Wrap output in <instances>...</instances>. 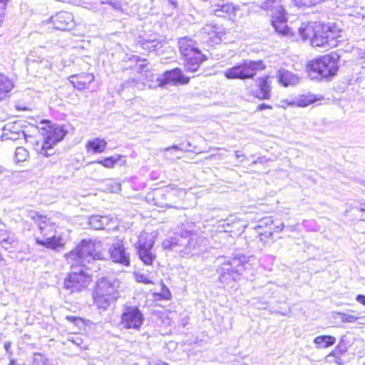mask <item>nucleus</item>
Here are the masks:
<instances>
[{
  "instance_id": "1",
  "label": "nucleus",
  "mask_w": 365,
  "mask_h": 365,
  "mask_svg": "<svg viewBox=\"0 0 365 365\" xmlns=\"http://www.w3.org/2000/svg\"><path fill=\"white\" fill-rule=\"evenodd\" d=\"M101 241L83 240L75 249L64 255L66 264L72 270L86 267L91 261L105 259V252L101 250Z\"/></svg>"
},
{
  "instance_id": "2",
  "label": "nucleus",
  "mask_w": 365,
  "mask_h": 365,
  "mask_svg": "<svg viewBox=\"0 0 365 365\" xmlns=\"http://www.w3.org/2000/svg\"><path fill=\"white\" fill-rule=\"evenodd\" d=\"M180 239L165 240L163 247L165 250H172L180 254L181 257H190L198 255L201 251V244L203 240L196 234H192L186 230L180 235Z\"/></svg>"
},
{
  "instance_id": "3",
  "label": "nucleus",
  "mask_w": 365,
  "mask_h": 365,
  "mask_svg": "<svg viewBox=\"0 0 365 365\" xmlns=\"http://www.w3.org/2000/svg\"><path fill=\"white\" fill-rule=\"evenodd\" d=\"M31 217L38 224L42 239L36 238L38 245H43L51 250H57L63 246L64 242L61 235H56L54 224L45 216L38 215L36 212H31Z\"/></svg>"
},
{
  "instance_id": "4",
  "label": "nucleus",
  "mask_w": 365,
  "mask_h": 365,
  "mask_svg": "<svg viewBox=\"0 0 365 365\" xmlns=\"http://www.w3.org/2000/svg\"><path fill=\"white\" fill-rule=\"evenodd\" d=\"M120 282L114 278L103 277L96 284L93 295L94 302L103 309H107L119 297Z\"/></svg>"
},
{
  "instance_id": "5",
  "label": "nucleus",
  "mask_w": 365,
  "mask_h": 365,
  "mask_svg": "<svg viewBox=\"0 0 365 365\" xmlns=\"http://www.w3.org/2000/svg\"><path fill=\"white\" fill-rule=\"evenodd\" d=\"M180 53L184 58V66L187 71H196L201 63L205 60V56L197 47L196 42L185 36L178 41Z\"/></svg>"
},
{
  "instance_id": "6",
  "label": "nucleus",
  "mask_w": 365,
  "mask_h": 365,
  "mask_svg": "<svg viewBox=\"0 0 365 365\" xmlns=\"http://www.w3.org/2000/svg\"><path fill=\"white\" fill-rule=\"evenodd\" d=\"M336 57L331 54L309 62L307 66L309 76L312 79L329 78L334 76L338 71Z\"/></svg>"
},
{
  "instance_id": "7",
  "label": "nucleus",
  "mask_w": 365,
  "mask_h": 365,
  "mask_svg": "<svg viewBox=\"0 0 365 365\" xmlns=\"http://www.w3.org/2000/svg\"><path fill=\"white\" fill-rule=\"evenodd\" d=\"M265 68L262 61L245 60L242 63L225 71L224 74L228 79L252 78L259 71Z\"/></svg>"
},
{
  "instance_id": "8",
  "label": "nucleus",
  "mask_w": 365,
  "mask_h": 365,
  "mask_svg": "<svg viewBox=\"0 0 365 365\" xmlns=\"http://www.w3.org/2000/svg\"><path fill=\"white\" fill-rule=\"evenodd\" d=\"M339 33L341 31L337 30L335 26H322L320 31H318L311 41L312 46L321 47L327 51L336 47L338 42L340 41L339 40L341 38Z\"/></svg>"
},
{
  "instance_id": "9",
  "label": "nucleus",
  "mask_w": 365,
  "mask_h": 365,
  "mask_svg": "<svg viewBox=\"0 0 365 365\" xmlns=\"http://www.w3.org/2000/svg\"><path fill=\"white\" fill-rule=\"evenodd\" d=\"M156 237L157 233L155 232H142L139 236L136 248L139 258L145 264L150 265L155 259L156 255L153 252V247Z\"/></svg>"
},
{
  "instance_id": "10",
  "label": "nucleus",
  "mask_w": 365,
  "mask_h": 365,
  "mask_svg": "<svg viewBox=\"0 0 365 365\" xmlns=\"http://www.w3.org/2000/svg\"><path fill=\"white\" fill-rule=\"evenodd\" d=\"M185 195V190L182 188H177L170 185L163 189L155 190L153 192V198L155 205L161 207H176L173 203L177 200L181 199Z\"/></svg>"
},
{
  "instance_id": "11",
  "label": "nucleus",
  "mask_w": 365,
  "mask_h": 365,
  "mask_svg": "<svg viewBox=\"0 0 365 365\" xmlns=\"http://www.w3.org/2000/svg\"><path fill=\"white\" fill-rule=\"evenodd\" d=\"M45 133H43V142L41 145L39 153L44 156H49L52 155L53 145L61 141L66 135V132L63 129V127L58 125H53L48 126L47 129H44Z\"/></svg>"
},
{
  "instance_id": "12",
  "label": "nucleus",
  "mask_w": 365,
  "mask_h": 365,
  "mask_svg": "<svg viewBox=\"0 0 365 365\" xmlns=\"http://www.w3.org/2000/svg\"><path fill=\"white\" fill-rule=\"evenodd\" d=\"M145 321L138 307L125 304L120 317V324L124 329L139 330Z\"/></svg>"
},
{
  "instance_id": "13",
  "label": "nucleus",
  "mask_w": 365,
  "mask_h": 365,
  "mask_svg": "<svg viewBox=\"0 0 365 365\" xmlns=\"http://www.w3.org/2000/svg\"><path fill=\"white\" fill-rule=\"evenodd\" d=\"M91 282V277L83 268L73 269L64 281V287L71 292H78L86 288Z\"/></svg>"
},
{
  "instance_id": "14",
  "label": "nucleus",
  "mask_w": 365,
  "mask_h": 365,
  "mask_svg": "<svg viewBox=\"0 0 365 365\" xmlns=\"http://www.w3.org/2000/svg\"><path fill=\"white\" fill-rule=\"evenodd\" d=\"M106 245H109L108 252L113 262L124 266L130 265V255L125 252L122 240L118 239H106Z\"/></svg>"
},
{
  "instance_id": "15",
  "label": "nucleus",
  "mask_w": 365,
  "mask_h": 365,
  "mask_svg": "<svg viewBox=\"0 0 365 365\" xmlns=\"http://www.w3.org/2000/svg\"><path fill=\"white\" fill-rule=\"evenodd\" d=\"M225 35V29L219 25L207 24L199 31L200 40L209 44H218Z\"/></svg>"
},
{
  "instance_id": "16",
  "label": "nucleus",
  "mask_w": 365,
  "mask_h": 365,
  "mask_svg": "<svg viewBox=\"0 0 365 365\" xmlns=\"http://www.w3.org/2000/svg\"><path fill=\"white\" fill-rule=\"evenodd\" d=\"M238 260L233 259L228 262H224L220 267V281L222 283H228L230 281H235L237 279V274H242L244 265H240Z\"/></svg>"
},
{
  "instance_id": "17",
  "label": "nucleus",
  "mask_w": 365,
  "mask_h": 365,
  "mask_svg": "<svg viewBox=\"0 0 365 365\" xmlns=\"http://www.w3.org/2000/svg\"><path fill=\"white\" fill-rule=\"evenodd\" d=\"M51 21L57 30L66 31L73 28V16L67 11H60L51 17Z\"/></svg>"
},
{
  "instance_id": "18",
  "label": "nucleus",
  "mask_w": 365,
  "mask_h": 365,
  "mask_svg": "<svg viewBox=\"0 0 365 365\" xmlns=\"http://www.w3.org/2000/svg\"><path fill=\"white\" fill-rule=\"evenodd\" d=\"M257 89L252 90V95L259 99H269L271 97V82L268 76L258 78L255 81Z\"/></svg>"
},
{
  "instance_id": "19",
  "label": "nucleus",
  "mask_w": 365,
  "mask_h": 365,
  "mask_svg": "<svg viewBox=\"0 0 365 365\" xmlns=\"http://www.w3.org/2000/svg\"><path fill=\"white\" fill-rule=\"evenodd\" d=\"M238 11V7H236L232 3L226 2L225 0H220L217 3L212 4V14L218 17H230L232 14L235 15V13Z\"/></svg>"
},
{
  "instance_id": "20",
  "label": "nucleus",
  "mask_w": 365,
  "mask_h": 365,
  "mask_svg": "<svg viewBox=\"0 0 365 365\" xmlns=\"http://www.w3.org/2000/svg\"><path fill=\"white\" fill-rule=\"evenodd\" d=\"M0 245L2 248L12 252L18 250L19 241L13 233L7 230H0Z\"/></svg>"
},
{
  "instance_id": "21",
  "label": "nucleus",
  "mask_w": 365,
  "mask_h": 365,
  "mask_svg": "<svg viewBox=\"0 0 365 365\" xmlns=\"http://www.w3.org/2000/svg\"><path fill=\"white\" fill-rule=\"evenodd\" d=\"M321 27L322 25L317 22H304L299 28L298 34L302 40L310 38L312 41Z\"/></svg>"
},
{
  "instance_id": "22",
  "label": "nucleus",
  "mask_w": 365,
  "mask_h": 365,
  "mask_svg": "<svg viewBox=\"0 0 365 365\" xmlns=\"http://www.w3.org/2000/svg\"><path fill=\"white\" fill-rule=\"evenodd\" d=\"M156 79L159 83H162L161 86L170 82H172L174 84H186L189 82V78L184 76L181 70L179 68H175L170 71H167L164 75L163 80L161 81H160L159 78H156Z\"/></svg>"
},
{
  "instance_id": "23",
  "label": "nucleus",
  "mask_w": 365,
  "mask_h": 365,
  "mask_svg": "<svg viewBox=\"0 0 365 365\" xmlns=\"http://www.w3.org/2000/svg\"><path fill=\"white\" fill-rule=\"evenodd\" d=\"M88 223L95 230L110 229V225H115V220L108 216L93 215L89 217Z\"/></svg>"
},
{
  "instance_id": "24",
  "label": "nucleus",
  "mask_w": 365,
  "mask_h": 365,
  "mask_svg": "<svg viewBox=\"0 0 365 365\" xmlns=\"http://www.w3.org/2000/svg\"><path fill=\"white\" fill-rule=\"evenodd\" d=\"M69 81L76 88L83 90L94 81V76L92 73H84L71 76Z\"/></svg>"
},
{
  "instance_id": "25",
  "label": "nucleus",
  "mask_w": 365,
  "mask_h": 365,
  "mask_svg": "<svg viewBox=\"0 0 365 365\" xmlns=\"http://www.w3.org/2000/svg\"><path fill=\"white\" fill-rule=\"evenodd\" d=\"M260 8L267 11L271 17L285 12L282 0H264L260 4Z\"/></svg>"
},
{
  "instance_id": "26",
  "label": "nucleus",
  "mask_w": 365,
  "mask_h": 365,
  "mask_svg": "<svg viewBox=\"0 0 365 365\" xmlns=\"http://www.w3.org/2000/svg\"><path fill=\"white\" fill-rule=\"evenodd\" d=\"M272 24L275 31L284 36H288L290 33V29L287 25L286 11L273 16L272 17Z\"/></svg>"
},
{
  "instance_id": "27",
  "label": "nucleus",
  "mask_w": 365,
  "mask_h": 365,
  "mask_svg": "<svg viewBox=\"0 0 365 365\" xmlns=\"http://www.w3.org/2000/svg\"><path fill=\"white\" fill-rule=\"evenodd\" d=\"M162 86L161 83H158L157 84H151L148 83V81L145 80V81H139L138 80L131 78L128 79L125 82H124L121 86L122 88H136L139 91L144 90L146 87L149 88H155L156 86Z\"/></svg>"
},
{
  "instance_id": "28",
  "label": "nucleus",
  "mask_w": 365,
  "mask_h": 365,
  "mask_svg": "<svg viewBox=\"0 0 365 365\" xmlns=\"http://www.w3.org/2000/svg\"><path fill=\"white\" fill-rule=\"evenodd\" d=\"M13 88V81L6 76L0 73V101L7 98Z\"/></svg>"
},
{
  "instance_id": "29",
  "label": "nucleus",
  "mask_w": 365,
  "mask_h": 365,
  "mask_svg": "<svg viewBox=\"0 0 365 365\" xmlns=\"http://www.w3.org/2000/svg\"><path fill=\"white\" fill-rule=\"evenodd\" d=\"M107 143L105 140L96 138L92 140H88L86 148L87 151H92L94 153H101L106 148Z\"/></svg>"
},
{
  "instance_id": "30",
  "label": "nucleus",
  "mask_w": 365,
  "mask_h": 365,
  "mask_svg": "<svg viewBox=\"0 0 365 365\" xmlns=\"http://www.w3.org/2000/svg\"><path fill=\"white\" fill-rule=\"evenodd\" d=\"M314 99L309 97L301 96L299 98L292 101H288L287 100L281 101L282 105L281 107L285 108L288 106H296L298 107H307L309 106L311 103L314 102Z\"/></svg>"
},
{
  "instance_id": "31",
  "label": "nucleus",
  "mask_w": 365,
  "mask_h": 365,
  "mask_svg": "<svg viewBox=\"0 0 365 365\" xmlns=\"http://www.w3.org/2000/svg\"><path fill=\"white\" fill-rule=\"evenodd\" d=\"M279 82L284 86L294 85L298 83L299 78L288 71H279Z\"/></svg>"
},
{
  "instance_id": "32",
  "label": "nucleus",
  "mask_w": 365,
  "mask_h": 365,
  "mask_svg": "<svg viewBox=\"0 0 365 365\" xmlns=\"http://www.w3.org/2000/svg\"><path fill=\"white\" fill-rule=\"evenodd\" d=\"M336 339L330 335L319 336L314 339V343L317 349L327 348L334 345Z\"/></svg>"
},
{
  "instance_id": "33",
  "label": "nucleus",
  "mask_w": 365,
  "mask_h": 365,
  "mask_svg": "<svg viewBox=\"0 0 365 365\" xmlns=\"http://www.w3.org/2000/svg\"><path fill=\"white\" fill-rule=\"evenodd\" d=\"M15 125L11 123H7L5 125L4 128V134L3 137L6 139H10L12 140H17L20 138L21 135H24L23 132L20 130H15L14 132L11 131L12 128H14Z\"/></svg>"
},
{
  "instance_id": "34",
  "label": "nucleus",
  "mask_w": 365,
  "mask_h": 365,
  "mask_svg": "<svg viewBox=\"0 0 365 365\" xmlns=\"http://www.w3.org/2000/svg\"><path fill=\"white\" fill-rule=\"evenodd\" d=\"M160 150L167 159L174 160L180 158V156L177 154V153L181 150L178 145L161 148Z\"/></svg>"
},
{
  "instance_id": "35",
  "label": "nucleus",
  "mask_w": 365,
  "mask_h": 365,
  "mask_svg": "<svg viewBox=\"0 0 365 365\" xmlns=\"http://www.w3.org/2000/svg\"><path fill=\"white\" fill-rule=\"evenodd\" d=\"M120 158V155H113L110 157L106 158L103 160H98L93 161V163H98L107 168H112L114 167L116 163L119 161Z\"/></svg>"
},
{
  "instance_id": "36",
  "label": "nucleus",
  "mask_w": 365,
  "mask_h": 365,
  "mask_svg": "<svg viewBox=\"0 0 365 365\" xmlns=\"http://www.w3.org/2000/svg\"><path fill=\"white\" fill-rule=\"evenodd\" d=\"M29 156L28 151L23 147H18L15 152V160L16 163H20L25 161Z\"/></svg>"
},
{
  "instance_id": "37",
  "label": "nucleus",
  "mask_w": 365,
  "mask_h": 365,
  "mask_svg": "<svg viewBox=\"0 0 365 365\" xmlns=\"http://www.w3.org/2000/svg\"><path fill=\"white\" fill-rule=\"evenodd\" d=\"M33 365H51L47 359L41 354H35L33 359Z\"/></svg>"
},
{
  "instance_id": "38",
  "label": "nucleus",
  "mask_w": 365,
  "mask_h": 365,
  "mask_svg": "<svg viewBox=\"0 0 365 365\" xmlns=\"http://www.w3.org/2000/svg\"><path fill=\"white\" fill-rule=\"evenodd\" d=\"M341 321L343 322H347V323H354L359 318L356 317L355 316L352 314H341Z\"/></svg>"
},
{
  "instance_id": "39",
  "label": "nucleus",
  "mask_w": 365,
  "mask_h": 365,
  "mask_svg": "<svg viewBox=\"0 0 365 365\" xmlns=\"http://www.w3.org/2000/svg\"><path fill=\"white\" fill-rule=\"evenodd\" d=\"M108 186L111 192H117L120 190V184L117 182H110Z\"/></svg>"
},
{
  "instance_id": "40",
  "label": "nucleus",
  "mask_w": 365,
  "mask_h": 365,
  "mask_svg": "<svg viewBox=\"0 0 365 365\" xmlns=\"http://www.w3.org/2000/svg\"><path fill=\"white\" fill-rule=\"evenodd\" d=\"M273 220L271 217H265L262 220L259 222V225H258L259 227H262L264 226H267L269 225L272 224Z\"/></svg>"
},
{
  "instance_id": "41",
  "label": "nucleus",
  "mask_w": 365,
  "mask_h": 365,
  "mask_svg": "<svg viewBox=\"0 0 365 365\" xmlns=\"http://www.w3.org/2000/svg\"><path fill=\"white\" fill-rule=\"evenodd\" d=\"M137 280L145 284H150L151 281L144 274H137Z\"/></svg>"
},
{
  "instance_id": "42",
  "label": "nucleus",
  "mask_w": 365,
  "mask_h": 365,
  "mask_svg": "<svg viewBox=\"0 0 365 365\" xmlns=\"http://www.w3.org/2000/svg\"><path fill=\"white\" fill-rule=\"evenodd\" d=\"M11 343L10 341H6L4 343V349L6 353L9 354V358L11 359L12 356V352L11 351Z\"/></svg>"
},
{
  "instance_id": "43",
  "label": "nucleus",
  "mask_w": 365,
  "mask_h": 365,
  "mask_svg": "<svg viewBox=\"0 0 365 365\" xmlns=\"http://www.w3.org/2000/svg\"><path fill=\"white\" fill-rule=\"evenodd\" d=\"M66 319L69 321L71 323H73L75 324H77L78 322L81 321V319L76 317L73 316H67Z\"/></svg>"
},
{
  "instance_id": "44",
  "label": "nucleus",
  "mask_w": 365,
  "mask_h": 365,
  "mask_svg": "<svg viewBox=\"0 0 365 365\" xmlns=\"http://www.w3.org/2000/svg\"><path fill=\"white\" fill-rule=\"evenodd\" d=\"M356 300L359 303H360V304H361L365 306V296L364 295H363V294H358L356 296Z\"/></svg>"
},
{
  "instance_id": "45",
  "label": "nucleus",
  "mask_w": 365,
  "mask_h": 365,
  "mask_svg": "<svg viewBox=\"0 0 365 365\" xmlns=\"http://www.w3.org/2000/svg\"><path fill=\"white\" fill-rule=\"evenodd\" d=\"M110 4L113 6V8L115 9H120V1H118L116 0H111Z\"/></svg>"
},
{
  "instance_id": "46",
  "label": "nucleus",
  "mask_w": 365,
  "mask_h": 365,
  "mask_svg": "<svg viewBox=\"0 0 365 365\" xmlns=\"http://www.w3.org/2000/svg\"><path fill=\"white\" fill-rule=\"evenodd\" d=\"M150 365H169V364L163 361L158 360V361H153V362L150 363Z\"/></svg>"
},
{
  "instance_id": "47",
  "label": "nucleus",
  "mask_w": 365,
  "mask_h": 365,
  "mask_svg": "<svg viewBox=\"0 0 365 365\" xmlns=\"http://www.w3.org/2000/svg\"><path fill=\"white\" fill-rule=\"evenodd\" d=\"M266 108L270 109V108H272V107L270 106H269V105L265 104V103H262V104H260L258 106V110H262L266 109Z\"/></svg>"
},
{
  "instance_id": "48",
  "label": "nucleus",
  "mask_w": 365,
  "mask_h": 365,
  "mask_svg": "<svg viewBox=\"0 0 365 365\" xmlns=\"http://www.w3.org/2000/svg\"><path fill=\"white\" fill-rule=\"evenodd\" d=\"M325 0H309V3L312 5H316L317 4H320L323 1H324Z\"/></svg>"
},
{
  "instance_id": "49",
  "label": "nucleus",
  "mask_w": 365,
  "mask_h": 365,
  "mask_svg": "<svg viewBox=\"0 0 365 365\" xmlns=\"http://www.w3.org/2000/svg\"><path fill=\"white\" fill-rule=\"evenodd\" d=\"M297 6L306 5V3L303 0H294Z\"/></svg>"
},
{
  "instance_id": "50",
  "label": "nucleus",
  "mask_w": 365,
  "mask_h": 365,
  "mask_svg": "<svg viewBox=\"0 0 365 365\" xmlns=\"http://www.w3.org/2000/svg\"><path fill=\"white\" fill-rule=\"evenodd\" d=\"M235 156H236L237 158H243L245 157L244 154L241 153L239 151H236L235 152Z\"/></svg>"
},
{
  "instance_id": "51",
  "label": "nucleus",
  "mask_w": 365,
  "mask_h": 365,
  "mask_svg": "<svg viewBox=\"0 0 365 365\" xmlns=\"http://www.w3.org/2000/svg\"><path fill=\"white\" fill-rule=\"evenodd\" d=\"M169 2L171 5H173L174 7H176L177 3L175 0H169Z\"/></svg>"
},
{
  "instance_id": "52",
  "label": "nucleus",
  "mask_w": 365,
  "mask_h": 365,
  "mask_svg": "<svg viewBox=\"0 0 365 365\" xmlns=\"http://www.w3.org/2000/svg\"><path fill=\"white\" fill-rule=\"evenodd\" d=\"M284 228V224L281 223L279 225L277 226V229H278L279 231H282Z\"/></svg>"
},
{
  "instance_id": "53",
  "label": "nucleus",
  "mask_w": 365,
  "mask_h": 365,
  "mask_svg": "<svg viewBox=\"0 0 365 365\" xmlns=\"http://www.w3.org/2000/svg\"><path fill=\"white\" fill-rule=\"evenodd\" d=\"M261 162H262L261 158H258L257 160L252 162V164H255L257 163H261Z\"/></svg>"
},
{
  "instance_id": "54",
  "label": "nucleus",
  "mask_w": 365,
  "mask_h": 365,
  "mask_svg": "<svg viewBox=\"0 0 365 365\" xmlns=\"http://www.w3.org/2000/svg\"><path fill=\"white\" fill-rule=\"evenodd\" d=\"M215 157H218L220 158H222L223 156L222 155V154L219 153V154H215Z\"/></svg>"
},
{
  "instance_id": "55",
  "label": "nucleus",
  "mask_w": 365,
  "mask_h": 365,
  "mask_svg": "<svg viewBox=\"0 0 365 365\" xmlns=\"http://www.w3.org/2000/svg\"><path fill=\"white\" fill-rule=\"evenodd\" d=\"M291 34H289V35L291 36V38H293V36H292V33L290 31Z\"/></svg>"
},
{
  "instance_id": "56",
  "label": "nucleus",
  "mask_w": 365,
  "mask_h": 365,
  "mask_svg": "<svg viewBox=\"0 0 365 365\" xmlns=\"http://www.w3.org/2000/svg\"><path fill=\"white\" fill-rule=\"evenodd\" d=\"M362 185L365 186V181H362Z\"/></svg>"
},
{
  "instance_id": "57",
  "label": "nucleus",
  "mask_w": 365,
  "mask_h": 365,
  "mask_svg": "<svg viewBox=\"0 0 365 365\" xmlns=\"http://www.w3.org/2000/svg\"><path fill=\"white\" fill-rule=\"evenodd\" d=\"M364 365H365V361L364 362Z\"/></svg>"
},
{
  "instance_id": "58",
  "label": "nucleus",
  "mask_w": 365,
  "mask_h": 365,
  "mask_svg": "<svg viewBox=\"0 0 365 365\" xmlns=\"http://www.w3.org/2000/svg\"><path fill=\"white\" fill-rule=\"evenodd\" d=\"M52 365V364H51Z\"/></svg>"
}]
</instances>
